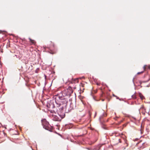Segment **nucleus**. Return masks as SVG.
I'll return each mask as SVG.
<instances>
[{
    "label": "nucleus",
    "instance_id": "f257e3e1",
    "mask_svg": "<svg viewBox=\"0 0 150 150\" xmlns=\"http://www.w3.org/2000/svg\"><path fill=\"white\" fill-rule=\"evenodd\" d=\"M54 98L55 99V103L57 106L63 105V106H64L65 107L66 112L68 113L73 109V108L71 106L72 103L70 104L69 105H67L66 99L64 97L62 96V95H56L54 97Z\"/></svg>",
    "mask_w": 150,
    "mask_h": 150
},
{
    "label": "nucleus",
    "instance_id": "f03ea898",
    "mask_svg": "<svg viewBox=\"0 0 150 150\" xmlns=\"http://www.w3.org/2000/svg\"><path fill=\"white\" fill-rule=\"evenodd\" d=\"M56 107H57L55 109L50 110L51 113H54L56 114L57 113L59 116L62 117L64 118L65 117V114L64 112V106L62 105L57 106L56 104Z\"/></svg>",
    "mask_w": 150,
    "mask_h": 150
},
{
    "label": "nucleus",
    "instance_id": "7ed1b4c3",
    "mask_svg": "<svg viewBox=\"0 0 150 150\" xmlns=\"http://www.w3.org/2000/svg\"><path fill=\"white\" fill-rule=\"evenodd\" d=\"M46 106L47 107L50 108L49 110L50 111V110L55 109V106L53 103V102L52 101H50L47 102Z\"/></svg>",
    "mask_w": 150,
    "mask_h": 150
},
{
    "label": "nucleus",
    "instance_id": "20e7f679",
    "mask_svg": "<svg viewBox=\"0 0 150 150\" xmlns=\"http://www.w3.org/2000/svg\"><path fill=\"white\" fill-rule=\"evenodd\" d=\"M73 92V91L67 89L65 90L62 93V94H58V95L61 94L62 97H64V96H67L68 97H69L71 96V94Z\"/></svg>",
    "mask_w": 150,
    "mask_h": 150
},
{
    "label": "nucleus",
    "instance_id": "39448f33",
    "mask_svg": "<svg viewBox=\"0 0 150 150\" xmlns=\"http://www.w3.org/2000/svg\"><path fill=\"white\" fill-rule=\"evenodd\" d=\"M47 48L45 49L46 50L50 53L53 54L57 52V50L54 47H44Z\"/></svg>",
    "mask_w": 150,
    "mask_h": 150
},
{
    "label": "nucleus",
    "instance_id": "423d86ee",
    "mask_svg": "<svg viewBox=\"0 0 150 150\" xmlns=\"http://www.w3.org/2000/svg\"><path fill=\"white\" fill-rule=\"evenodd\" d=\"M63 118V117H62L61 116H59L58 115H53L52 120L54 121H60Z\"/></svg>",
    "mask_w": 150,
    "mask_h": 150
},
{
    "label": "nucleus",
    "instance_id": "0eeeda50",
    "mask_svg": "<svg viewBox=\"0 0 150 150\" xmlns=\"http://www.w3.org/2000/svg\"><path fill=\"white\" fill-rule=\"evenodd\" d=\"M42 125L43 126V127L46 130H47L50 132H52V130L51 128H50L49 127L47 126L44 125L43 124Z\"/></svg>",
    "mask_w": 150,
    "mask_h": 150
},
{
    "label": "nucleus",
    "instance_id": "6e6552de",
    "mask_svg": "<svg viewBox=\"0 0 150 150\" xmlns=\"http://www.w3.org/2000/svg\"><path fill=\"white\" fill-rule=\"evenodd\" d=\"M29 39L31 44L34 45L35 46H36V42L35 40L32 39L30 38H29Z\"/></svg>",
    "mask_w": 150,
    "mask_h": 150
},
{
    "label": "nucleus",
    "instance_id": "1a4fd4ad",
    "mask_svg": "<svg viewBox=\"0 0 150 150\" xmlns=\"http://www.w3.org/2000/svg\"><path fill=\"white\" fill-rule=\"evenodd\" d=\"M28 64H26V68L28 69V70H32V66L31 65L29 64V66L28 67Z\"/></svg>",
    "mask_w": 150,
    "mask_h": 150
},
{
    "label": "nucleus",
    "instance_id": "9d476101",
    "mask_svg": "<svg viewBox=\"0 0 150 150\" xmlns=\"http://www.w3.org/2000/svg\"><path fill=\"white\" fill-rule=\"evenodd\" d=\"M139 95L140 98L142 100H143V99L144 98V97L143 96L141 93H139Z\"/></svg>",
    "mask_w": 150,
    "mask_h": 150
},
{
    "label": "nucleus",
    "instance_id": "9b49d317",
    "mask_svg": "<svg viewBox=\"0 0 150 150\" xmlns=\"http://www.w3.org/2000/svg\"><path fill=\"white\" fill-rule=\"evenodd\" d=\"M78 79H72V83H75V81H76Z\"/></svg>",
    "mask_w": 150,
    "mask_h": 150
},
{
    "label": "nucleus",
    "instance_id": "f8f14e48",
    "mask_svg": "<svg viewBox=\"0 0 150 150\" xmlns=\"http://www.w3.org/2000/svg\"><path fill=\"white\" fill-rule=\"evenodd\" d=\"M149 80H150V79H149L147 80L146 81H142V83H146V82H148Z\"/></svg>",
    "mask_w": 150,
    "mask_h": 150
},
{
    "label": "nucleus",
    "instance_id": "ddd939ff",
    "mask_svg": "<svg viewBox=\"0 0 150 150\" xmlns=\"http://www.w3.org/2000/svg\"><path fill=\"white\" fill-rule=\"evenodd\" d=\"M103 116H105V115H104V114H103V115H102V116H101L100 117V118H99V120H100L102 118V117H103Z\"/></svg>",
    "mask_w": 150,
    "mask_h": 150
},
{
    "label": "nucleus",
    "instance_id": "4468645a",
    "mask_svg": "<svg viewBox=\"0 0 150 150\" xmlns=\"http://www.w3.org/2000/svg\"><path fill=\"white\" fill-rule=\"evenodd\" d=\"M132 97L134 98V99H135L136 98V96L135 95H133L132 96Z\"/></svg>",
    "mask_w": 150,
    "mask_h": 150
},
{
    "label": "nucleus",
    "instance_id": "2eb2a0df",
    "mask_svg": "<svg viewBox=\"0 0 150 150\" xmlns=\"http://www.w3.org/2000/svg\"><path fill=\"white\" fill-rule=\"evenodd\" d=\"M143 72V71H142L140 72H138L137 73V74H141V73H142Z\"/></svg>",
    "mask_w": 150,
    "mask_h": 150
},
{
    "label": "nucleus",
    "instance_id": "dca6fc26",
    "mask_svg": "<svg viewBox=\"0 0 150 150\" xmlns=\"http://www.w3.org/2000/svg\"><path fill=\"white\" fill-rule=\"evenodd\" d=\"M0 51L1 53H3V50H2L1 49H0Z\"/></svg>",
    "mask_w": 150,
    "mask_h": 150
},
{
    "label": "nucleus",
    "instance_id": "f3484780",
    "mask_svg": "<svg viewBox=\"0 0 150 150\" xmlns=\"http://www.w3.org/2000/svg\"><path fill=\"white\" fill-rule=\"evenodd\" d=\"M116 97V98L117 99H119L120 100V99L119 98V97H117H117Z\"/></svg>",
    "mask_w": 150,
    "mask_h": 150
},
{
    "label": "nucleus",
    "instance_id": "a211bd4d",
    "mask_svg": "<svg viewBox=\"0 0 150 150\" xmlns=\"http://www.w3.org/2000/svg\"><path fill=\"white\" fill-rule=\"evenodd\" d=\"M140 83V84L141 85L142 83V81H140L139 82Z\"/></svg>",
    "mask_w": 150,
    "mask_h": 150
},
{
    "label": "nucleus",
    "instance_id": "6ab92c4d",
    "mask_svg": "<svg viewBox=\"0 0 150 150\" xmlns=\"http://www.w3.org/2000/svg\"><path fill=\"white\" fill-rule=\"evenodd\" d=\"M146 65H144V69H145V68H146Z\"/></svg>",
    "mask_w": 150,
    "mask_h": 150
},
{
    "label": "nucleus",
    "instance_id": "aec40b11",
    "mask_svg": "<svg viewBox=\"0 0 150 150\" xmlns=\"http://www.w3.org/2000/svg\"><path fill=\"white\" fill-rule=\"evenodd\" d=\"M18 58H19V59H21V57L20 56H19L18 57Z\"/></svg>",
    "mask_w": 150,
    "mask_h": 150
},
{
    "label": "nucleus",
    "instance_id": "412c9836",
    "mask_svg": "<svg viewBox=\"0 0 150 150\" xmlns=\"http://www.w3.org/2000/svg\"><path fill=\"white\" fill-rule=\"evenodd\" d=\"M134 78H133V83H134V85H135L134 83Z\"/></svg>",
    "mask_w": 150,
    "mask_h": 150
},
{
    "label": "nucleus",
    "instance_id": "4be33fe9",
    "mask_svg": "<svg viewBox=\"0 0 150 150\" xmlns=\"http://www.w3.org/2000/svg\"><path fill=\"white\" fill-rule=\"evenodd\" d=\"M2 32V31L1 30H0V33H1Z\"/></svg>",
    "mask_w": 150,
    "mask_h": 150
},
{
    "label": "nucleus",
    "instance_id": "5701e85b",
    "mask_svg": "<svg viewBox=\"0 0 150 150\" xmlns=\"http://www.w3.org/2000/svg\"><path fill=\"white\" fill-rule=\"evenodd\" d=\"M113 96H115V97H117L116 96H115V95L114 94H113Z\"/></svg>",
    "mask_w": 150,
    "mask_h": 150
},
{
    "label": "nucleus",
    "instance_id": "b1692460",
    "mask_svg": "<svg viewBox=\"0 0 150 150\" xmlns=\"http://www.w3.org/2000/svg\"><path fill=\"white\" fill-rule=\"evenodd\" d=\"M97 84L98 85H99V84L98 83H97Z\"/></svg>",
    "mask_w": 150,
    "mask_h": 150
},
{
    "label": "nucleus",
    "instance_id": "393cba45",
    "mask_svg": "<svg viewBox=\"0 0 150 150\" xmlns=\"http://www.w3.org/2000/svg\"><path fill=\"white\" fill-rule=\"evenodd\" d=\"M15 56H16L17 58H18V57H17V56L16 55H15Z\"/></svg>",
    "mask_w": 150,
    "mask_h": 150
},
{
    "label": "nucleus",
    "instance_id": "a878e982",
    "mask_svg": "<svg viewBox=\"0 0 150 150\" xmlns=\"http://www.w3.org/2000/svg\"><path fill=\"white\" fill-rule=\"evenodd\" d=\"M149 68L150 69V66H149Z\"/></svg>",
    "mask_w": 150,
    "mask_h": 150
},
{
    "label": "nucleus",
    "instance_id": "bb28decb",
    "mask_svg": "<svg viewBox=\"0 0 150 150\" xmlns=\"http://www.w3.org/2000/svg\"><path fill=\"white\" fill-rule=\"evenodd\" d=\"M144 144V143H143L142 144V145H143V144Z\"/></svg>",
    "mask_w": 150,
    "mask_h": 150
},
{
    "label": "nucleus",
    "instance_id": "cd10ccee",
    "mask_svg": "<svg viewBox=\"0 0 150 150\" xmlns=\"http://www.w3.org/2000/svg\"><path fill=\"white\" fill-rule=\"evenodd\" d=\"M45 78H46V76L45 75Z\"/></svg>",
    "mask_w": 150,
    "mask_h": 150
},
{
    "label": "nucleus",
    "instance_id": "c85d7f7f",
    "mask_svg": "<svg viewBox=\"0 0 150 150\" xmlns=\"http://www.w3.org/2000/svg\"><path fill=\"white\" fill-rule=\"evenodd\" d=\"M102 101H104V100H102Z\"/></svg>",
    "mask_w": 150,
    "mask_h": 150
},
{
    "label": "nucleus",
    "instance_id": "c756f323",
    "mask_svg": "<svg viewBox=\"0 0 150 150\" xmlns=\"http://www.w3.org/2000/svg\"><path fill=\"white\" fill-rule=\"evenodd\" d=\"M149 150H150V149H149Z\"/></svg>",
    "mask_w": 150,
    "mask_h": 150
}]
</instances>
